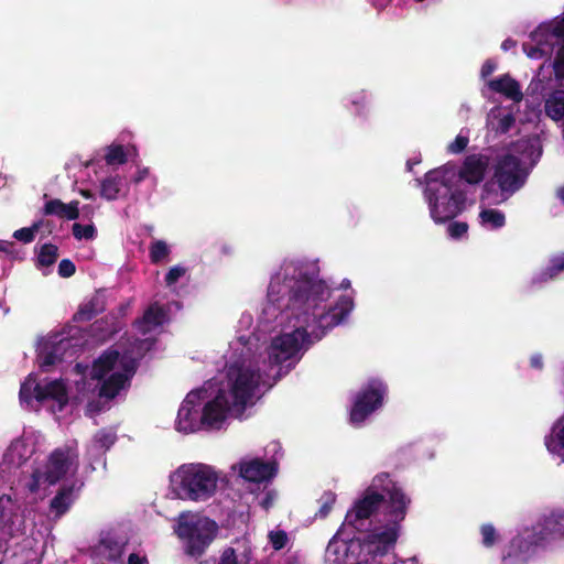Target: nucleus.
<instances>
[{"label": "nucleus", "instance_id": "58836bf2", "mask_svg": "<svg viewBox=\"0 0 564 564\" xmlns=\"http://www.w3.org/2000/svg\"><path fill=\"white\" fill-rule=\"evenodd\" d=\"M170 254L169 246L163 240H155L150 246V260L153 264L161 263Z\"/></svg>", "mask_w": 564, "mask_h": 564}, {"label": "nucleus", "instance_id": "a19ab883", "mask_svg": "<svg viewBox=\"0 0 564 564\" xmlns=\"http://www.w3.org/2000/svg\"><path fill=\"white\" fill-rule=\"evenodd\" d=\"M73 236L77 240L86 239L91 240L96 237L97 229L93 224L82 225L78 223L73 224L72 226Z\"/></svg>", "mask_w": 564, "mask_h": 564}, {"label": "nucleus", "instance_id": "4be33fe9", "mask_svg": "<svg viewBox=\"0 0 564 564\" xmlns=\"http://www.w3.org/2000/svg\"><path fill=\"white\" fill-rule=\"evenodd\" d=\"M488 87L494 93L501 94L516 102L523 98L520 84L508 74L489 80Z\"/></svg>", "mask_w": 564, "mask_h": 564}, {"label": "nucleus", "instance_id": "c756f323", "mask_svg": "<svg viewBox=\"0 0 564 564\" xmlns=\"http://www.w3.org/2000/svg\"><path fill=\"white\" fill-rule=\"evenodd\" d=\"M479 223L487 229L496 230L506 225V216L499 209L485 208L479 213Z\"/></svg>", "mask_w": 564, "mask_h": 564}, {"label": "nucleus", "instance_id": "6e6552de", "mask_svg": "<svg viewBox=\"0 0 564 564\" xmlns=\"http://www.w3.org/2000/svg\"><path fill=\"white\" fill-rule=\"evenodd\" d=\"M528 175L529 171L519 156L510 153L498 156L492 177L500 189L499 200H508L525 184Z\"/></svg>", "mask_w": 564, "mask_h": 564}, {"label": "nucleus", "instance_id": "864d4df0", "mask_svg": "<svg viewBox=\"0 0 564 564\" xmlns=\"http://www.w3.org/2000/svg\"><path fill=\"white\" fill-rule=\"evenodd\" d=\"M102 410L101 402L99 400H91L86 405V414L94 416Z\"/></svg>", "mask_w": 564, "mask_h": 564}, {"label": "nucleus", "instance_id": "7c9ffc66", "mask_svg": "<svg viewBox=\"0 0 564 564\" xmlns=\"http://www.w3.org/2000/svg\"><path fill=\"white\" fill-rule=\"evenodd\" d=\"M122 187V178L119 175L110 176L100 183V196L107 200H116Z\"/></svg>", "mask_w": 564, "mask_h": 564}, {"label": "nucleus", "instance_id": "ddd939ff", "mask_svg": "<svg viewBox=\"0 0 564 564\" xmlns=\"http://www.w3.org/2000/svg\"><path fill=\"white\" fill-rule=\"evenodd\" d=\"M78 468V455L70 447L55 448L48 456L43 471V479L50 486L62 480L70 469Z\"/></svg>", "mask_w": 564, "mask_h": 564}, {"label": "nucleus", "instance_id": "e433bc0d", "mask_svg": "<svg viewBox=\"0 0 564 564\" xmlns=\"http://www.w3.org/2000/svg\"><path fill=\"white\" fill-rule=\"evenodd\" d=\"M540 30L545 32V36H552L557 41H564V12L549 24L541 25Z\"/></svg>", "mask_w": 564, "mask_h": 564}, {"label": "nucleus", "instance_id": "0e129e2a", "mask_svg": "<svg viewBox=\"0 0 564 564\" xmlns=\"http://www.w3.org/2000/svg\"><path fill=\"white\" fill-rule=\"evenodd\" d=\"M341 289H348L350 288V281L348 279H344L340 283Z\"/></svg>", "mask_w": 564, "mask_h": 564}, {"label": "nucleus", "instance_id": "412c9836", "mask_svg": "<svg viewBox=\"0 0 564 564\" xmlns=\"http://www.w3.org/2000/svg\"><path fill=\"white\" fill-rule=\"evenodd\" d=\"M83 484L78 487L76 482L69 485H63L50 502V509L55 516L61 517L65 514L76 499V491L80 489Z\"/></svg>", "mask_w": 564, "mask_h": 564}, {"label": "nucleus", "instance_id": "de8ad7c7", "mask_svg": "<svg viewBox=\"0 0 564 564\" xmlns=\"http://www.w3.org/2000/svg\"><path fill=\"white\" fill-rule=\"evenodd\" d=\"M186 270L183 267L175 265L169 270V272L165 275V284L167 286H171L175 284L180 278H182L185 274Z\"/></svg>", "mask_w": 564, "mask_h": 564}, {"label": "nucleus", "instance_id": "f704fd0d", "mask_svg": "<svg viewBox=\"0 0 564 564\" xmlns=\"http://www.w3.org/2000/svg\"><path fill=\"white\" fill-rule=\"evenodd\" d=\"M165 318V311L158 304L150 305L142 317L141 324L150 325L153 327L163 324Z\"/></svg>", "mask_w": 564, "mask_h": 564}, {"label": "nucleus", "instance_id": "2f4dec72", "mask_svg": "<svg viewBox=\"0 0 564 564\" xmlns=\"http://www.w3.org/2000/svg\"><path fill=\"white\" fill-rule=\"evenodd\" d=\"M562 271H564V253L552 257L550 264L539 274L536 281L546 282L554 279Z\"/></svg>", "mask_w": 564, "mask_h": 564}, {"label": "nucleus", "instance_id": "e2e57ef3", "mask_svg": "<svg viewBox=\"0 0 564 564\" xmlns=\"http://www.w3.org/2000/svg\"><path fill=\"white\" fill-rule=\"evenodd\" d=\"M556 195L564 203V185L557 189Z\"/></svg>", "mask_w": 564, "mask_h": 564}, {"label": "nucleus", "instance_id": "20e7f679", "mask_svg": "<svg viewBox=\"0 0 564 564\" xmlns=\"http://www.w3.org/2000/svg\"><path fill=\"white\" fill-rule=\"evenodd\" d=\"M384 491L389 495V523L383 530L369 535V542L375 546L371 550L375 555H384L394 546L399 536L400 523L405 519L411 502V499L398 486L386 487Z\"/></svg>", "mask_w": 564, "mask_h": 564}, {"label": "nucleus", "instance_id": "7ed1b4c3", "mask_svg": "<svg viewBox=\"0 0 564 564\" xmlns=\"http://www.w3.org/2000/svg\"><path fill=\"white\" fill-rule=\"evenodd\" d=\"M219 476L209 465L183 464L170 477L172 492L181 500L206 501L216 490Z\"/></svg>", "mask_w": 564, "mask_h": 564}, {"label": "nucleus", "instance_id": "8fccbe9b", "mask_svg": "<svg viewBox=\"0 0 564 564\" xmlns=\"http://www.w3.org/2000/svg\"><path fill=\"white\" fill-rule=\"evenodd\" d=\"M216 564H238V558L234 547H227L223 551Z\"/></svg>", "mask_w": 564, "mask_h": 564}, {"label": "nucleus", "instance_id": "09e8293b", "mask_svg": "<svg viewBox=\"0 0 564 564\" xmlns=\"http://www.w3.org/2000/svg\"><path fill=\"white\" fill-rule=\"evenodd\" d=\"M76 272L74 262L69 259H63L58 264V274L62 278H70Z\"/></svg>", "mask_w": 564, "mask_h": 564}, {"label": "nucleus", "instance_id": "4468645a", "mask_svg": "<svg viewBox=\"0 0 564 564\" xmlns=\"http://www.w3.org/2000/svg\"><path fill=\"white\" fill-rule=\"evenodd\" d=\"M200 393L189 392L181 403L176 419V430L183 433H193L203 429L200 423Z\"/></svg>", "mask_w": 564, "mask_h": 564}, {"label": "nucleus", "instance_id": "72a5a7b5", "mask_svg": "<svg viewBox=\"0 0 564 564\" xmlns=\"http://www.w3.org/2000/svg\"><path fill=\"white\" fill-rule=\"evenodd\" d=\"M50 221H44L43 219L36 220L32 224L31 227H23L13 232V238L17 240L23 242V243H31L34 238L35 234L43 227L44 225H48Z\"/></svg>", "mask_w": 564, "mask_h": 564}, {"label": "nucleus", "instance_id": "bf43d9fd", "mask_svg": "<svg viewBox=\"0 0 564 564\" xmlns=\"http://www.w3.org/2000/svg\"><path fill=\"white\" fill-rule=\"evenodd\" d=\"M13 247V242L7 240H0V252H4L8 254L12 253L11 248Z\"/></svg>", "mask_w": 564, "mask_h": 564}, {"label": "nucleus", "instance_id": "774afa93", "mask_svg": "<svg viewBox=\"0 0 564 564\" xmlns=\"http://www.w3.org/2000/svg\"><path fill=\"white\" fill-rule=\"evenodd\" d=\"M417 2H423L424 0H416Z\"/></svg>", "mask_w": 564, "mask_h": 564}, {"label": "nucleus", "instance_id": "c85d7f7f", "mask_svg": "<svg viewBox=\"0 0 564 564\" xmlns=\"http://www.w3.org/2000/svg\"><path fill=\"white\" fill-rule=\"evenodd\" d=\"M542 35H545L544 31H541L540 28L531 34L532 40L536 43V45H530L524 43L523 44V51L528 54L531 58H541L546 55H551L553 51V44L543 43L540 39Z\"/></svg>", "mask_w": 564, "mask_h": 564}, {"label": "nucleus", "instance_id": "338daca9", "mask_svg": "<svg viewBox=\"0 0 564 564\" xmlns=\"http://www.w3.org/2000/svg\"><path fill=\"white\" fill-rule=\"evenodd\" d=\"M371 564H380V563H377V562L373 560Z\"/></svg>", "mask_w": 564, "mask_h": 564}, {"label": "nucleus", "instance_id": "aec40b11", "mask_svg": "<svg viewBox=\"0 0 564 564\" xmlns=\"http://www.w3.org/2000/svg\"><path fill=\"white\" fill-rule=\"evenodd\" d=\"M79 202L72 200L68 204L58 198L47 199L41 210L43 216H56L66 220H76L79 218Z\"/></svg>", "mask_w": 564, "mask_h": 564}, {"label": "nucleus", "instance_id": "bb28decb", "mask_svg": "<svg viewBox=\"0 0 564 564\" xmlns=\"http://www.w3.org/2000/svg\"><path fill=\"white\" fill-rule=\"evenodd\" d=\"M104 302L98 295H95L88 302L79 306L78 311L73 316V321L76 323L89 322L104 312Z\"/></svg>", "mask_w": 564, "mask_h": 564}, {"label": "nucleus", "instance_id": "37998d69", "mask_svg": "<svg viewBox=\"0 0 564 564\" xmlns=\"http://www.w3.org/2000/svg\"><path fill=\"white\" fill-rule=\"evenodd\" d=\"M480 533L482 536V544L486 547H491L497 540V531L490 523H485L480 527Z\"/></svg>", "mask_w": 564, "mask_h": 564}, {"label": "nucleus", "instance_id": "f8f14e48", "mask_svg": "<svg viewBox=\"0 0 564 564\" xmlns=\"http://www.w3.org/2000/svg\"><path fill=\"white\" fill-rule=\"evenodd\" d=\"M120 368L121 371L111 373L102 381L98 391L99 398L112 400L121 390L128 389L131 384V379L137 372L138 359L123 354L120 360Z\"/></svg>", "mask_w": 564, "mask_h": 564}, {"label": "nucleus", "instance_id": "1a4fd4ad", "mask_svg": "<svg viewBox=\"0 0 564 564\" xmlns=\"http://www.w3.org/2000/svg\"><path fill=\"white\" fill-rule=\"evenodd\" d=\"M387 394V386L379 379H370L356 394L349 413L352 425H360L379 410Z\"/></svg>", "mask_w": 564, "mask_h": 564}, {"label": "nucleus", "instance_id": "49530a36", "mask_svg": "<svg viewBox=\"0 0 564 564\" xmlns=\"http://www.w3.org/2000/svg\"><path fill=\"white\" fill-rule=\"evenodd\" d=\"M469 143L468 137L458 134L453 142L447 145V152L459 154L464 152Z\"/></svg>", "mask_w": 564, "mask_h": 564}, {"label": "nucleus", "instance_id": "473e14b6", "mask_svg": "<svg viewBox=\"0 0 564 564\" xmlns=\"http://www.w3.org/2000/svg\"><path fill=\"white\" fill-rule=\"evenodd\" d=\"M58 258V247L56 245H53L51 242L44 243L40 252L37 254V263L36 265L40 267H51L53 265Z\"/></svg>", "mask_w": 564, "mask_h": 564}, {"label": "nucleus", "instance_id": "c03bdc74", "mask_svg": "<svg viewBox=\"0 0 564 564\" xmlns=\"http://www.w3.org/2000/svg\"><path fill=\"white\" fill-rule=\"evenodd\" d=\"M269 540L272 547L276 551L282 550L288 543V534L283 530L271 531L269 533Z\"/></svg>", "mask_w": 564, "mask_h": 564}, {"label": "nucleus", "instance_id": "69168bd1", "mask_svg": "<svg viewBox=\"0 0 564 564\" xmlns=\"http://www.w3.org/2000/svg\"><path fill=\"white\" fill-rule=\"evenodd\" d=\"M199 564H209V562L208 561H202V562H199Z\"/></svg>", "mask_w": 564, "mask_h": 564}, {"label": "nucleus", "instance_id": "dca6fc26", "mask_svg": "<svg viewBox=\"0 0 564 564\" xmlns=\"http://www.w3.org/2000/svg\"><path fill=\"white\" fill-rule=\"evenodd\" d=\"M202 410L200 423L203 430H219L226 421L227 415L232 409L224 391H219L216 397L208 401Z\"/></svg>", "mask_w": 564, "mask_h": 564}, {"label": "nucleus", "instance_id": "3c124183", "mask_svg": "<svg viewBox=\"0 0 564 564\" xmlns=\"http://www.w3.org/2000/svg\"><path fill=\"white\" fill-rule=\"evenodd\" d=\"M41 479H43V473L40 469H35L32 473L30 482L28 484L30 492L34 494L39 491Z\"/></svg>", "mask_w": 564, "mask_h": 564}, {"label": "nucleus", "instance_id": "13d9d810", "mask_svg": "<svg viewBox=\"0 0 564 564\" xmlns=\"http://www.w3.org/2000/svg\"><path fill=\"white\" fill-rule=\"evenodd\" d=\"M530 366L532 368H535V369H542L543 367V360H542V357L540 355H533L531 358H530Z\"/></svg>", "mask_w": 564, "mask_h": 564}, {"label": "nucleus", "instance_id": "ea45409f", "mask_svg": "<svg viewBox=\"0 0 564 564\" xmlns=\"http://www.w3.org/2000/svg\"><path fill=\"white\" fill-rule=\"evenodd\" d=\"M318 502H319V509L315 513V517L325 519L329 514V512L332 511V509L336 502V495L330 490L324 491L323 495L321 496Z\"/></svg>", "mask_w": 564, "mask_h": 564}, {"label": "nucleus", "instance_id": "5701e85b", "mask_svg": "<svg viewBox=\"0 0 564 564\" xmlns=\"http://www.w3.org/2000/svg\"><path fill=\"white\" fill-rule=\"evenodd\" d=\"M121 355L116 349L105 350L93 365V377L96 379H102L108 372L115 369V367L121 360Z\"/></svg>", "mask_w": 564, "mask_h": 564}, {"label": "nucleus", "instance_id": "5fc2aeb1", "mask_svg": "<svg viewBox=\"0 0 564 564\" xmlns=\"http://www.w3.org/2000/svg\"><path fill=\"white\" fill-rule=\"evenodd\" d=\"M496 67H497V65L492 59L485 61V63L482 64L481 69H480L481 77L486 78V77L490 76L495 72Z\"/></svg>", "mask_w": 564, "mask_h": 564}, {"label": "nucleus", "instance_id": "4d7b16f0", "mask_svg": "<svg viewBox=\"0 0 564 564\" xmlns=\"http://www.w3.org/2000/svg\"><path fill=\"white\" fill-rule=\"evenodd\" d=\"M149 175V169L148 167H143V169H140L138 170L137 174L133 176V183L135 184H139L141 183L143 180H145Z\"/></svg>", "mask_w": 564, "mask_h": 564}, {"label": "nucleus", "instance_id": "9b49d317", "mask_svg": "<svg viewBox=\"0 0 564 564\" xmlns=\"http://www.w3.org/2000/svg\"><path fill=\"white\" fill-rule=\"evenodd\" d=\"M291 333L273 338L269 348L270 364L279 366L295 356L304 345H311V335L303 323Z\"/></svg>", "mask_w": 564, "mask_h": 564}, {"label": "nucleus", "instance_id": "a878e982", "mask_svg": "<svg viewBox=\"0 0 564 564\" xmlns=\"http://www.w3.org/2000/svg\"><path fill=\"white\" fill-rule=\"evenodd\" d=\"M117 440L116 432L109 429H100L95 433L88 451L91 455L104 456L115 445Z\"/></svg>", "mask_w": 564, "mask_h": 564}, {"label": "nucleus", "instance_id": "79ce46f5", "mask_svg": "<svg viewBox=\"0 0 564 564\" xmlns=\"http://www.w3.org/2000/svg\"><path fill=\"white\" fill-rule=\"evenodd\" d=\"M553 72L557 80H564V43L558 47L553 59Z\"/></svg>", "mask_w": 564, "mask_h": 564}, {"label": "nucleus", "instance_id": "39448f33", "mask_svg": "<svg viewBox=\"0 0 564 564\" xmlns=\"http://www.w3.org/2000/svg\"><path fill=\"white\" fill-rule=\"evenodd\" d=\"M227 380L232 409L241 415L262 383L260 370L251 362L234 361L227 366Z\"/></svg>", "mask_w": 564, "mask_h": 564}, {"label": "nucleus", "instance_id": "423d86ee", "mask_svg": "<svg viewBox=\"0 0 564 564\" xmlns=\"http://www.w3.org/2000/svg\"><path fill=\"white\" fill-rule=\"evenodd\" d=\"M218 532L217 523L199 516L181 513L175 533L184 543V551L192 557L202 556Z\"/></svg>", "mask_w": 564, "mask_h": 564}, {"label": "nucleus", "instance_id": "052dcab7", "mask_svg": "<svg viewBox=\"0 0 564 564\" xmlns=\"http://www.w3.org/2000/svg\"><path fill=\"white\" fill-rule=\"evenodd\" d=\"M517 45V42L512 39H507L501 43V48L503 51H509L510 48L514 47Z\"/></svg>", "mask_w": 564, "mask_h": 564}, {"label": "nucleus", "instance_id": "6ab92c4d", "mask_svg": "<svg viewBox=\"0 0 564 564\" xmlns=\"http://www.w3.org/2000/svg\"><path fill=\"white\" fill-rule=\"evenodd\" d=\"M535 527L539 530V534H541V539H544L545 542L564 536V511H552Z\"/></svg>", "mask_w": 564, "mask_h": 564}, {"label": "nucleus", "instance_id": "393cba45", "mask_svg": "<svg viewBox=\"0 0 564 564\" xmlns=\"http://www.w3.org/2000/svg\"><path fill=\"white\" fill-rule=\"evenodd\" d=\"M126 542L117 540L115 536L107 534L101 538L98 544L99 554L107 561L113 563H122V554Z\"/></svg>", "mask_w": 564, "mask_h": 564}, {"label": "nucleus", "instance_id": "9d476101", "mask_svg": "<svg viewBox=\"0 0 564 564\" xmlns=\"http://www.w3.org/2000/svg\"><path fill=\"white\" fill-rule=\"evenodd\" d=\"M19 398L21 403L26 404H30L32 399L41 403L46 400H54L57 402L59 411L68 403L67 388L63 380L56 379L42 386L31 375L22 382Z\"/></svg>", "mask_w": 564, "mask_h": 564}, {"label": "nucleus", "instance_id": "f3484780", "mask_svg": "<svg viewBox=\"0 0 564 564\" xmlns=\"http://www.w3.org/2000/svg\"><path fill=\"white\" fill-rule=\"evenodd\" d=\"M489 159L487 155L477 153L467 155L456 176L457 182L464 181L469 185H477L485 178Z\"/></svg>", "mask_w": 564, "mask_h": 564}, {"label": "nucleus", "instance_id": "a18cd8bd", "mask_svg": "<svg viewBox=\"0 0 564 564\" xmlns=\"http://www.w3.org/2000/svg\"><path fill=\"white\" fill-rule=\"evenodd\" d=\"M468 224L465 221H452L447 227L448 236L453 239H459L468 231Z\"/></svg>", "mask_w": 564, "mask_h": 564}, {"label": "nucleus", "instance_id": "680f3d73", "mask_svg": "<svg viewBox=\"0 0 564 564\" xmlns=\"http://www.w3.org/2000/svg\"><path fill=\"white\" fill-rule=\"evenodd\" d=\"M80 195L86 199L95 198V194L90 189H82Z\"/></svg>", "mask_w": 564, "mask_h": 564}, {"label": "nucleus", "instance_id": "cd10ccee", "mask_svg": "<svg viewBox=\"0 0 564 564\" xmlns=\"http://www.w3.org/2000/svg\"><path fill=\"white\" fill-rule=\"evenodd\" d=\"M545 113L554 121H558L564 118V90H553L544 104Z\"/></svg>", "mask_w": 564, "mask_h": 564}, {"label": "nucleus", "instance_id": "b1692460", "mask_svg": "<svg viewBox=\"0 0 564 564\" xmlns=\"http://www.w3.org/2000/svg\"><path fill=\"white\" fill-rule=\"evenodd\" d=\"M69 339H61L57 344L45 346L40 352V368L47 371L50 367L63 360V351L69 347Z\"/></svg>", "mask_w": 564, "mask_h": 564}, {"label": "nucleus", "instance_id": "603ef678", "mask_svg": "<svg viewBox=\"0 0 564 564\" xmlns=\"http://www.w3.org/2000/svg\"><path fill=\"white\" fill-rule=\"evenodd\" d=\"M514 122H516L514 117L512 115L508 113L499 120V130L501 132L506 133L511 129V127L514 124Z\"/></svg>", "mask_w": 564, "mask_h": 564}, {"label": "nucleus", "instance_id": "f03ea898", "mask_svg": "<svg viewBox=\"0 0 564 564\" xmlns=\"http://www.w3.org/2000/svg\"><path fill=\"white\" fill-rule=\"evenodd\" d=\"M423 194L436 224L451 221L465 209L466 193L457 184L456 174L446 166L425 174Z\"/></svg>", "mask_w": 564, "mask_h": 564}, {"label": "nucleus", "instance_id": "a211bd4d", "mask_svg": "<svg viewBox=\"0 0 564 564\" xmlns=\"http://www.w3.org/2000/svg\"><path fill=\"white\" fill-rule=\"evenodd\" d=\"M276 467L274 463H265L261 459H252L240 465V476L250 482H262L274 477Z\"/></svg>", "mask_w": 564, "mask_h": 564}, {"label": "nucleus", "instance_id": "0eeeda50", "mask_svg": "<svg viewBox=\"0 0 564 564\" xmlns=\"http://www.w3.org/2000/svg\"><path fill=\"white\" fill-rule=\"evenodd\" d=\"M397 486L390 479V475L382 473L377 475L370 487H368L358 498L354 506L347 511L345 521L348 525L359 529L365 520L370 519L382 507L388 510L389 495L384 491L386 487Z\"/></svg>", "mask_w": 564, "mask_h": 564}, {"label": "nucleus", "instance_id": "4c0bfd02", "mask_svg": "<svg viewBox=\"0 0 564 564\" xmlns=\"http://www.w3.org/2000/svg\"><path fill=\"white\" fill-rule=\"evenodd\" d=\"M108 165L124 164L128 161L127 153L121 144H112L107 148L105 155Z\"/></svg>", "mask_w": 564, "mask_h": 564}, {"label": "nucleus", "instance_id": "6e6d98bb", "mask_svg": "<svg viewBox=\"0 0 564 564\" xmlns=\"http://www.w3.org/2000/svg\"><path fill=\"white\" fill-rule=\"evenodd\" d=\"M128 564H148V560L145 556H140L137 553H131L128 556Z\"/></svg>", "mask_w": 564, "mask_h": 564}, {"label": "nucleus", "instance_id": "f257e3e1", "mask_svg": "<svg viewBox=\"0 0 564 564\" xmlns=\"http://www.w3.org/2000/svg\"><path fill=\"white\" fill-rule=\"evenodd\" d=\"M282 276H274L268 288V297L279 307H284L307 328L314 340H319L328 329L339 325L354 308V301L341 295L334 306H322L329 296L328 285L319 279L316 262L291 260L281 268Z\"/></svg>", "mask_w": 564, "mask_h": 564}, {"label": "nucleus", "instance_id": "c9c22d12", "mask_svg": "<svg viewBox=\"0 0 564 564\" xmlns=\"http://www.w3.org/2000/svg\"><path fill=\"white\" fill-rule=\"evenodd\" d=\"M501 197L500 189L497 186V183L494 181V177L490 181H487L481 189L480 200L488 202L490 205H498L505 203L506 200H499Z\"/></svg>", "mask_w": 564, "mask_h": 564}, {"label": "nucleus", "instance_id": "2eb2a0df", "mask_svg": "<svg viewBox=\"0 0 564 564\" xmlns=\"http://www.w3.org/2000/svg\"><path fill=\"white\" fill-rule=\"evenodd\" d=\"M544 543L545 540L541 539V534L534 525L532 530H527L523 534L517 535L510 541L502 560L503 562H510L516 558L524 562L534 553L536 546Z\"/></svg>", "mask_w": 564, "mask_h": 564}]
</instances>
